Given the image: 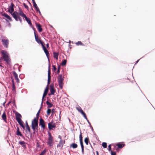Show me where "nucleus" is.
<instances>
[{
  "label": "nucleus",
  "instance_id": "f257e3e1",
  "mask_svg": "<svg viewBox=\"0 0 155 155\" xmlns=\"http://www.w3.org/2000/svg\"><path fill=\"white\" fill-rule=\"evenodd\" d=\"M38 119H36L35 117L32 121L31 127L32 129L34 131V134L35 133L36 130L37 131L38 130Z\"/></svg>",
  "mask_w": 155,
  "mask_h": 155
},
{
  "label": "nucleus",
  "instance_id": "f03ea898",
  "mask_svg": "<svg viewBox=\"0 0 155 155\" xmlns=\"http://www.w3.org/2000/svg\"><path fill=\"white\" fill-rule=\"evenodd\" d=\"M1 53L2 55V58L8 64H9L11 62L10 59L9 58V55L7 53L6 51L2 50L1 51Z\"/></svg>",
  "mask_w": 155,
  "mask_h": 155
},
{
  "label": "nucleus",
  "instance_id": "7ed1b4c3",
  "mask_svg": "<svg viewBox=\"0 0 155 155\" xmlns=\"http://www.w3.org/2000/svg\"><path fill=\"white\" fill-rule=\"evenodd\" d=\"M79 141L81 148V151L82 154H84V146L83 145V137L81 132H80V134L79 137Z\"/></svg>",
  "mask_w": 155,
  "mask_h": 155
},
{
  "label": "nucleus",
  "instance_id": "20e7f679",
  "mask_svg": "<svg viewBox=\"0 0 155 155\" xmlns=\"http://www.w3.org/2000/svg\"><path fill=\"white\" fill-rule=\"evenodd\" d=\"M56 127L55 124L53 123V121L52 120L51 122L48 123V128L49 130H51L53 128H55Z\"/></svg>",
  "mask_w": 155,
  "mask_h": 155
},
{
  "label": "nucleus",
  "instance_id": "39448f33",
  "mask_svg": "<svg viewBox=\"0 0 155 155\" xmlns=\"http://www.w3.org/2000/svg\"><path fill=\"white\" fill-rule=\"evenodd\" d=\"M53 141V138L50 133H48V138L47 142V143L49 146H52V143Z\"/></svg>",
  "mask_w": 155,
  "mask_h": 155
},
{
  "label": "nucleus",
  "instance_id": "423d86ee",
  "mask_svg": "<svg viewBox=\"0 0 155 155\" xmlns=\"http://www.w3.org/2000/svg\"><path fill=\"white\" fill-rule=\"evenodd\" d=\"M64 78H58V80L60 88L62 89L63 85Z\"/></svg>",
  "mask_w": 155,
  "mask_h": 155
},
{
  "label": "nucleus",
  "instance_id": "0eeeda50",
  "mask_svg": "<svg viewBox=\"0 0 155 155\" xmlns=\"http://www.w3.org/2000/svg\"><path fill=\"white\" fill-rule=\"evenodd\" d=\"M39 125L41 126V127L42 128L43 130L45 129V122L44 120L41 117L39 119Z\"/></svg>",
  "mask_w": 155,
  "mask_h": 155
},
{
  "label": "nucleus",
  "instance_id": "6e6552de",
  "mask_svg": "<svg viewBox=\"0 0 155 155\" xmlns=\"http://www.w3.org/2000/svg\"><path fill=\"white\" fill-rule=\"evenodd\" d=\"M15 6V5L13 2H12L11 3L10 5L8 6V9L7 12H13L14 11V8Z\"/></svg>",
  "mask_w": 155,
  "mask_h": 155
},
{
  "label": "nucleus",
  "instance_id": "1a4fd4ad",
  "mask_svg": "<svg viewBox=\"0 0 155 155\" xmlns=\"http://www.w3.org/2000/svg\"><path fill=\"white\" fill-rule=\"evenodd\" d=\"M2 41L3 45L6 48L8 47L9 41L8 39H2Z\"/></svg>",
  "mask_w": 155,
  "mask_h": 155
},
{
  "label": "nucleus",
  "instance_id": "9d476101",
  "mask_svg": "<svg viewBox=\"0 0 155 155\" xmlns=\"http://www.w3.org/2000/svg\"><path fill=\"white\" fill-rule=\"evenodd\" d=\"M34 35L35 41L38 44L42 45L43 43L41 40L38 38V35H36L35 32H34Z\"/></svg>",
  "mask_w": 155,
  "mask_h": 155
},
{
  "label": "nucleus",
  "instance_id": "9b49d317",
  "mask_svg": "<svg viewBox=\"0 0 155 155\" xmlns=\"http://www.w3.org/2000/svg\"><path fill=\"white\" fill-rule=\"evenodd\" d=\"M13 74L14 75V76L15 77V79L16 80V81L17 83H19V80L18 77V75L16 73L15 71H13Z\"/></svg>",
  "mask_w": 155,
  "mask_h": 155
},
{
  "label": "nucleus",
  "instance_id": "f8f14e48",
  "mask_svg": "<svg viewBox=\"0 0 155 155\" xmlns=\"http://www.w3.org/2000/svg\"><path fill=\"white\" fill-rule=\"evenodd\" d=\"M65 143V140H60L59 143L57 145V147H62L63 146L64 144Z\"/></svg>",
  "mask_w": 155,
  "mask_h": 155
},
{
  "label": "nucleus",
  "instance_id": "ddd939ff",
  "mask_svg": "<svg viewBox=\"0 0 155 155\" xmlns=\"http://www.w3.org/2000/svg\"><path fill=\"white\" fill-rule=\"evenodd\" d=\"M19 123V125L21 126V127H22V128L24 129H25V127L23 125V122L22 121L21 119H17L16 120Z\"/></svg>",
  "mask_w": 155,
  "mask_h": 155
},
{
  "label": "nucleus",
  "instance_id": "4468645a",
  "mask_svg": "<svg viewBox=\"0 0 155 155\" xmlns=\"http://www.w3.org/2000/svg\"><path fill=\"white\" fill-rule=\"evenodd\" d=\"M36 25L38 31L40 32H41L42 30L41 25L40 24L38 23L36 24Z\"/></svg>",
  "mask_w": 155,
  "mask_h": 155
},
{
  "label": "nucleus",
  "instance_id": "2eb2a0df",
  "mask_svg": "<svg viewBox=\"0 0 155 155\" xmlns=\"http://www.w3.org/2000/svg\"><path fill=\"white\" fill-rule=\"evenodd\" d=\"M15 115L16 120L21 119V115L18 112H16V113H15Z\"/></svg>",
  "mask_w": 155,
  "mask_h": 155
},
{
  "label": "nucleus",
  "instance_id": "dca6fc26",
  "mask_svg": "<svg viewBox=\"0 0 155 155\" xmlns=\"http://www.w3.org/2000/svg\"><path fill=\"white\" fill-rule=\"evenodd\" d=\"M116 145L117 146V148H123L125 145V144H121L120 143H116Z\"/></svg>",
  "mask_w": 155,
  "mask_h": 155
},
{
  "label": "nucleus",
  "instance_id": "f3484780",
  "mask_svg": "<svg viewBox=\"0 0 155 155\" xmlns=\"http://www.w3.org/2000/svg\"><path fill=\"white\" fill-rule=\"evenodd\" d=\"M25 142L24 141H20L18 142L19 144L21 145V146L24 148H26V146L25 145Z\"/></svg>",
  "mask_w": 155,
  "mask_h": 155
},
{
  "label": "nucleus",
  "instance_id": "a211bd4d",
  "mask_svg": "<svg viewBox=\"0 0 155 155\" xmlns=\"http://www.w3.org/2000/svg\"><path fill=\"white\" fill-rule=\"evenodd\" d=\"M48 91V87H47V86L45 90L44 93L43 95V98H44L46 96V95H47Z\"/></svg>",
  "mask_w": 155,
  "mask_h": 155
},
{
  "label": "nucleus",
  "instance_id": "6ab92c4d",
  "mask_svg": "<svg viewBox=\"0 0 155 155\" xmlns=\"http://www.w3.org/2000/svg\"><path fill=\"white\" fill-rule=\"evenodd\" d=\"M78 147L77 144L74 143H72L70 145V147H72L74 149Z\"/></svg>",
  "mask_w": 155,
  "mask_h": 155
},
{
  "label": "nucleus",
  "instance_id": "aec40b11",
  "mask_svg": "<svg viewBox=\"0 0 155 155\" xmlns=\"http://www.w3.org/2000/svg\"><path fill=\"white\" fill-rule=\"evenodd\" d=\"M59 53L54 51L53 52V57L54 58H55L56 60L58 59V56Z\"/></svg>",
  "mask_w": 155,
  "mask_h": 155
},
{
  "label": "nucleus",
  "instance_id": "412c9836",
  "mask_svg": "<svg viewBox=\"0 0 155 155\" xmlns=\"http://www.w3.org/2000/svg\"><path fill=\"white\" fill-rule=\"evenodd\" d=\"M46 104L48 105V108H49L53 106V104L49 102L48 100H47L46 102Z\"/></svg>",
  "mask_w": 155,
  "mask_h": 155
},
{
  "label": "nucleus",
  "instance_id": "4be33fe9",
  "mask_svg": "<svg viewBox=\"0 0 155 155\" xmlns=\"http://www.w3.org/2000/svg\"><path fill=\"white\" fill-rule=\"evenodd\" d=\"M16 134L17 135L21 137L22 138H25L22 135V134L20 131H16Z\"/></svg>",
  "mask_w": 155,
  "mask_h": 155
},
{
  "label": "nucleus",
  "instance_id": "5701e85b",
  "mask_svg": "<svg viewBox=\"0 0 155 155\" xmlns=\"http://www.w3.org/2000/svg\"><path fill=\"white\" fill-rule=\"evenodd\" d=\"M25 19V20L27 22L28 24H29L30 25H31L32 23L31 22V20L30 18L27 17H26Z\"/></svg>",
  "mask_w": 155,
  "mask_h": 155
},
{
  "label": "nucleus",
  "instance_id": "b1692460",
  "mask_svg": "<svg viewBox=\"0 0 155 155\" xmlns=\"http://www.w3.org/2000/svg\"><path fill=\"white\" fill-rule=\"evenodd\" d=\"M45 53V54L46 55L48 59V62H49L50 61L49 60V58L48 57V54H49V52L48 51V50L47 49H46L45 51H44Z\"/></svg>",
  "mask_w": 155,
  "mask_h": 155
},
{
  "label": "nucleus",
  "instance_id": "393cba45",
  "mask_svg": "<svg viewBox=\"0 0 155 155\" xmlns=\"http://www.w3.org/2000/svg\"><path fill=\"white\" fill-rule=\"evenodd\" d=\"M2 117L4 120L5 121L6 120L7 118L6 116L5 112H4L3 113L2 115Z\"/></svg>",
  "mask_w": 155,
  "mask_h": 155
},
{
  "label": "nucleus",
  "instance_id": "a878e982",
  "mask_svg": "<svg viewBox=\"0 0 155 155\" xmlns=\"http://www.w3.org/2000/svg\"><path fill=\"white\" fill-rule=\"evenodd\" d=\"M84 141L85 143L87 145H88V144L89 142V138L87 137H86L84 140Z\"/></svg>",
  "mask_w": 155,
  "mask_h": 155
},
{
  "label": "nucleus",
  "instance_id": "bb28decb",
  "mask_svg": "<svg viewBox=\"0 0 155 155\" xmlns=\"http://www.w3.org/2000/svg\"><path fill=\"white\" fill-rule=\"evenodd\" d=\"M67 61L66 59L63 60L61 63V65L63 66H65L66 64Z\"/></svg>",
  "mask_w": 155,
  "mask_h": 155
},
{
  "label": "nucleus",
  "instance_id": "cd10ccee",
  "mask_svg": "<svg viewBox=\"0 0 155 155\" xmlns=\"http://www.w3.org/2000/svg\"><path fill=\"white\" fill-rule=\"evenodd\" d=\"M50 90L51 92V95L54 94L55 92V90H54V88H50Z\"/></svg>",
  "mask_w": 155,
  "mask_h": 155
},
{
  "label": "nucleus",
  "instance_id": "c85d7f7f",
  "mask_svg": "<svg viewBox=\"0 0 155 155\" xmlns=\"http://www.w3.org/2000/svg\"><path fill=\"white\" fill-rule=\"evenodd\" d=\"M49 64H48V76H51V70H50V65L49 64L50 62H49Z\"/></svg>",
  "mask_w": 155,
  "mask_h": 155
},
{
  "label": "nucleus",
  "instance_id": "c756f323",
  "mask_svg": "<svg viewBox=\"0 0 155 155\" xmlns=\"http://www.w3.org/2000/svg\"><path fill=\"white\" fill-rule=\"evenodd\" d=\"M12 12H11L9 13L11 15L12 17L14 18L16 17L18 15L15 14V13H12Z\"/></svg>",
  "mask_w": 155,
  "mask_h": 155
},
{
  "label": "nucleus",
  "instance_id": "7c9ffc66",
  "mask_svg": "<svg viewBox=\"0 0 155 155\" xmlns=\"http://www.w3.org/2000/svg\"><path fill=\"white\" fill-rule=\"evenodd\" d=\"M76 44L78 46L79 45H84L82 43L81 41H78V42L76 43Z\"/></svg>",
  "mask_w": 155,
  "mask_h": 155
},
{
  "label": "nucleus",
  "instance_id": "2f4dec72",
  "mask_svg": "<svg viewBox=\"0 0 155 155\" xmlns=\"http://www.w3.org/2000/svg\"><path fill=\"white\" fill-rule=\"evenodd\" d=\"M26 129L29 132V134H30L31 135H31H32V133H31V130H30V128L29 127H28V126H27V127H26Z\"/></svg>",
  "mask_w": 155,
  "mask_h": 155
},
{
  "label": "nucleus",
  "instance_id": "473e14b6",
  "mask_svg": "<svg viewBox=\"0 0 155 155\" xmlns=\"http://www.w3.org/2000/svg\"><path fill=\"white\" fill-rule=\"evenodd\" d=\"M102 145L104 148H106L107 147V143L106 142H103L102 144Z\"/></svg>",
  "mask_w": 155,
  "mask_h": 155
},
{
  "label": "nucleus",
  "instance_id": "72a5a7b5",
  "mask_svg": "<svg viewBox=\"0 0 155 155\" xmlns=\"http://www.w3.org/2000/svg\"><path fill=\"white\" fill-rule=\"evenodd\" d=\"M51 111V110L50 108H48L47 110V113L48 115H49Z\"/></svg>",
  "mask_w": 155,
  "mask_h": 155
},
{
  "label": "nucleus",
  "instance_id": "f704fd0d",
  "mask_svg": "<svg viewBox=\"0 0 155 155\" xmlns=\"http://www.w3.org/2000/svg\"><path fill=\"white\" fill-rule=\"evenodd\" d=\"M51 79V76H48V84L47 86L48 87V84H50V82Z\"/></svg>",
  "mask_w": 155,
  "mask_h": 155
},
{
  "label": "nucleus",
  "instance_id": "c9c22d12",
  "mask_svg": "<svg viewBox=\"0 0 155 155\" xmlns=\"http://www.w3.org/2000/svg\"><path fill=\"white\" fill-rule=\"evenodd\" d=\"M58 70L57 72V73L58 74L60 73V69L61 68V67L60 65H58Z\"/></svg>",
  "mask_w": 155,
  "mask_h": 155
},
{
  "label": "nucleus",
  "instance_id": "e433bc0d",
  "mask_svg": "<svg viewBox=\"0 0 155 155\" xmlns=\"http://www.w3.org/2000/svg\"><path fill=\"white\" fill-rule=\"evenodd\" d=\"M18 8L19 11V12H18V14L19 15H20L22 14H23V12L22 10L21 9V8L19 7H18Z\"/></svg>",
  "mask_w": 155,
  "mask_h": 155
},
{
  "label": "nucleus",
  "instance_id": "4c0bfd02",
  "mask_svg": "<svg viewBox=\"0 0 155 155\" xmlns=\"http://www.w3.org/2000/svg\"><path fill=\"white\" fill-rule=\"evenodd\" d=\"M7 19H8L10 21H12V18L11 17L9 16L8 15H7V16L5 17Z\"/></svg>",
  "mask_w": 155,
  "mask_h": 155
},
{
  "label": "nucleus",
  "instance_id": "58836bf2",
  "mask_svg": "<svg viewBox=\"0 0 155 155\" xmlns=\"http://www.w3.org/2000/svg\"><path fill=\"white\" fill-rule=\"evenodd\" d=\"M1 14L2 16H3L5 17H6L8 15L7 14H6L5 12H3V13L2 12Z\"/></svg>",
  "mask_w": 155,
  "mask_h": 155
},
{
  "label": "nucleus",
  "instance_id": "ea45409f",
  "mask_svg": "<svg viewBox=\"0 0 155 155\" xmlns=\"http://www.w3.org/2000/svg\"><path fill=\"white\" fill-rule=\"evenodd\" d=\"M52 71H55L56 69H57V68H56V67L55 66V65H52Z\"/></svg>",
  "mask_w": 155,
  "mask_h": 155
},
{
  "label": "nucleus",
  "instance_id": "a19ab883",
  "mask_svg": "<svg viewBox=\"0 0 155 155\" xmlns=\"http://www.w3.org/2000/svg\"><path fill=\"white\" fill-rule=\"evenodd\" d=\"M111 155H116V153L115 151H113L112 150H111L110 151Z\"/></svg>",
  "mask_w": 155,
  "mask_h": 155
},
{
  "label": "nucleus",
  "instance_id": "79ce46f5",
  "mask_svg": "<svg viewBox=\"0 0 155 155\" xmlns=\"http://www.w3.org/2000/svg\"><path fill=\"white\" fill-rule=\"evenodd\" d=\"M12 91H15V84H12Z\"/></svg>",
  "mask_w": 155,
  "mask_h": 155
},
{
  "label": "nucleus",
  "instance_id": "37998d69",
  "mask_svg": "<svg viewBox=\"0 0 155 155\" xmlns=\"http://www.w3.org/2000/svg\"><path fill=\"white\" fill-rule=\"evenodd\" d=\"M107 149L109 151H111V150H112L111 144H110L108 146V148H107Z\"/></svg>",
  "mask_w": 155,
  "mask_h": 155
},
{
  "label": "nucleus",
  "instance_id": "c03bdc74",
  "mask_svg": "<svg viewBox=\"0 0 155 155\" xmlns=\"http://www.w3.org/2000/svg\"><path fill=\"white\" fill-rule=\"evenodd\" d=\"M41 45V46H42V48H43V50H44V51H45V50L46 49H47V48H46L45 47L43 43L42 44V45Z\"/></svg>",
  "mask_w": 155,
  "mask_h": 155
},
{
  "label": "nucleus",
  "instance_id": "a18cd8bd",
  "mask_svg": "<svg viewBox=\"0 0 155 155\" xmlns=\"http://www.w3.org/2000/svg\"><path fill=\"white\" fill-rule=\"evenodd\" d=\"M23 5L24 6L25 8H26L27 10L29 8L28 6L25 3H23Z\"/></svg>",
  "mask_w": 155,
  "mask_h": 155
},
{
  "label": "nucleus",
  "instance_id": "49530a36",
  "mask_svg": "<svg viewBox=\"0 0 155 155\" xmlns=\"http://www.w3.org/2000/svg\"><path fill=\"white\" fill-rule=\"evenodd\" d=\"M40 111V109L38 111V112H37V113L36 114V118H37V119H38V117H39V114Z\"/></svg>",
  "mask_w": 155,
  "mask_h": 155
},
{
  "label": "nucleus",
  "instance_id": "de8ad7c7",
  "mask_svg": "<svg viewBox=\"0 0 155 155\" xmlns=\"http://www.w3.org/2000/svg\"><path fill=\"white\" fill-rule=\"evenodd\" d=\"M76 109L80 112L82 111V109L81 108V107H80L79 108H78V107H76Z\"/></svg>",
  "mask_w": 155,
  "mask_h": 155
},
{
  "label": "nucleus",
  "instance_id": "09e8293b",
  "mask_svg": "<svg viewBox=\"0 0 155 155\" xmlns=\"http://www.w3.org/2000/svg\"><path fill=\"white\" fill-rule=\"evenodd\" d=\"M33 4V7L35 9L36 8H37L38 7V6L36 4V3H34Z\"/></svg>",
  "mask_w": 155,
  "mask_h": 155
},
{
  "label": "nucleus",
  "instance_id": "8fccbe9b",
  "mask_svg": "<svg viewBox=\"0 0 155 155\" xmlns=\"http://www.w3.org/2000/svg\"><path fill=\"white\" fill-rule=\"evenodd\" d=\"M11 102L12 103L13 105H14L15 107H16V105L15 104V100H14L13 101H11Z\"/></svg>",
  "mask_w": 155,
  "mask_h": 155
},
{
  "label": "nucleus",
  "instance_id": "3c124183",
  "mask_svg": "<svg viewBox=\"0 0 155 155\" xmlns=\"http://www.w3.org/2000/svg\"><path fill=\"white\" fill-rule=\"evenodd\" d=\"M21 15V16L22 17L25 18L26 17H27L26 15H25V14H24V13H23V14H21V15Z\"/></svg>",
  "mask_w": 155,
  "mask_h": 155
},
{
  "label": "nucleus",
  "instance_id": "603ef678",
  "mask_svg": "<svg viewBox=\"0 0 155 155\" xmlns=\"http://www.w3.org/2000/svg\"><path fill=\"white\" fill-rule=\"evenodd\" d=\"M83 117H84L86 119V120H87V116H86V114H85V113H84V114H82Z\"/></svg>",
  "mask_w": 155,
  "mask_h": 155
},
{
  "label": "nucleus",
  "instance_id": "864d4df0",
  "mask_svg": "<svg viewBox=\"0 0 155 155\" xmlns=\"http://www.w3.org/2000/svg\"><path fill=\"white\" fill-rule=\"evenodd\" d=\"M90 127H91V130L92 131L93 133L94 134V131L93 129V127H92V126H90Z\"/></svg>",
  "mask_w": 155,
  "mask_h": 155
},
{
  "label": "nucleus",
  "instance_id": "5fc2aeb1",
  "mask_svg": "<svg viewBox=\"0 0 155 155\" xmlns=\"http://www.w3.org/2000/svg\"><path fill=\"white\" fill-rule=\"evenodd\" d=\"M18 19L19 20L20 22H21L22 21V19L19 16H18Z\"/></svg>",
  "mask_w": 155,
  "mask_h": 155
},
{
  "label": "nucleus",
  "instance_id": "6e6d98bb",
  "mask_svg": "<svg viewBox=\"0 0 155 155\" xmlns=\"http://www.w3.org/2000/svg\"><path fill=\"white\" fill-rule=\"evenodd\" d=\"M18 19L19 20L20 22H21L22 21V19L19 16H18Z\"/></svg>",
  "mask_w": 155,
  "mask_h": 155
},
{
  "label": "nucleus",
  "instance_id": "4d7b16f0",
  "mask_svg": "<svg viewBox=\"0 0 155 155\" xmlns=\"http://www.w3.org/2000/svg\"><path fill=\"white\" fill-rule=\"evenodd\" d=\"M30 26L32 28V29L34 31V33L35 32V28H34V27H33V26L32 24H31V25H30Z\"/></svg>",
  "mask_w": 155,
  "mask_h": 155
},
{
  "label": "nucleus",
  "instance_id": "13d9d810",
  "mask_svg": "<svg viewBox=\"0 0 155 155\" xmlns=\"http://www.w3.org/2000/svg\"><path fill=\"white\" fill-rule=\"evenodd\" d=\"M51 115H53L55 112L54 109H53L51 110Z\"/></svg>",
  "mask_w": 155,
  "mask_h": 155
},
{
  "label": "nucleus",
  "instance_id": "bf43d9fd",
  "mask_svg": "<svg viewBox=\"0 0 155 155\" xmlns=\"http://www.w3.org/2000/svg\"><path fill=\"white\" fill-rule=\"evenodd\" d=\"M12 82V84H15V82L14 81V79L12 77H11Z\"/></svg>",
  "mask_w": 155,
  "mask_h": 155
},
{
  "label": "nucleus",
  "instance_id": "052dcab7",
  "mask_svg": "<svg viewBox=\"0 0 155 155\" xmlns=\"http://www.w3.org/2000/svg\"><path fill=\"white\" fill-rule=\"evenodd\" d=\"M58 78H64V77L63 76L62 74H60L59 75V76Z\"/></svg>",
  "mask_w": 155,
  "mask_h": 155
},
{
  "label": "nucleus",
  "instance_id": "680f3d73",
  "mask_svg": "<svg viewBox=\"0 0 155 155\" xmlns=\"http://www.w3.org/2000/svg\"><path fill=\"white\" fill-rule=\"evenodd\" d=\"M18 16H19L18 15L15 18H14L15 19V20L16 21H18Z\"/></svg>",
  "mask_w": 155,
  "mask_h": 155
},
{
  "label": "nucleus",
  "instance_id": "e2e57ef3",
  "mask_svg": "<svg viewBox=\"0 0 155 155\" xmlns=\"http://www.w3.org/2000/svg\"><path fill=\"white\" fill-rule=\"evenodd\" d=\"M35 10H36V11L37 12H39V11H40V10H39V8H38V7L37 8H35Z\"/></svg>",
  "mask_w": 155,
  "mask_h": 155
},
{
  "label": "nucleus",
  "instance_id": "0e129e2a",
  "mask_svg": "<svg viewBox=\"0 0 155 155\" xmlns=\"http://www.w3.org/2000/svg\"><path fill=\"white\" fill-rule=\"evenodd\" d=\"M50 88H54V84H51L50 85Z\"/></svg>",
  "mask_w": 155,
  "mask_h": 155
},
{
  "label": "nucleus",
  "instance_id": "69168bd1",
  "mask_svg": "<svg viewBox=\"0 0 155 155\" xmlns=\"http://www.w3.org/2000/svg\"><path fill=\"white\" fill-rule=\"evenodd\" d=\"M87 120V122H88V124H89V126H91V125L90 123V122H89V120H88V119H87V120Z\"/></svg>",
  "mask_w": 155,
  "mask_h": 155
},
{
  "label": "nucleus",
  "instance_id": "338daca9",
  "mask_svg": "<svg viewBox=\"0 0 155 155\" xmlns=\"http://www.w3.org/2000/svg\"><path fill=\"white\" fill-rule=\"evenodd\" d=\"M25 124H26V127H27V126H28V127H29V126H28V122H27V121H26L25 122Z\"/></svg>",
  "mask_w": 155,
  "mask_h": 155
},
{
  "label": "nucleus",
  "instance_id": "774afa93",
  "mask_svg": "<svg viewBox=\"0 0 155 155\" xmlns=\"http://www.w3.org/2000/svg\"><path fill=\"white\" fill-rule=\"evenodd\" d=\"M13 91V95H15L16 94V90H15V91Z\"/></svg>",
  "mask_w": 155,
  "mask_h": 155
}]
</instances>
